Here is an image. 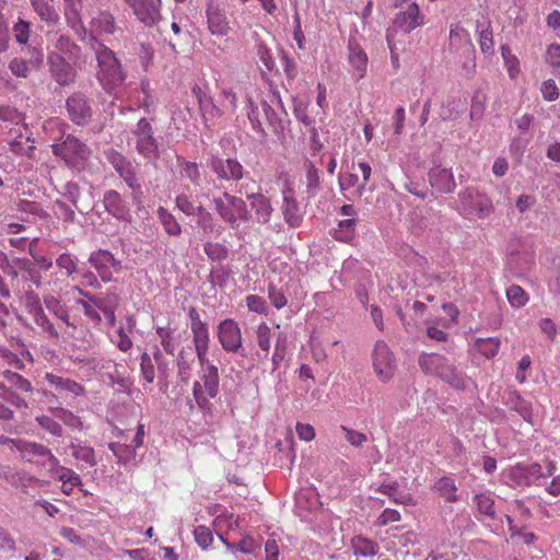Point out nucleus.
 Listing matches in <instances>:
<instances>
[{
    "instance_id": "1",
    "label": "nucleus",
    "mask_w": 560,
    "mask_h": 560,
    "mask_svg": "<svg viewBox=\"0 0 560 560\" xmlns=\"http://www.w3.org/2000/svg\"><path fill=\"white\" fill-rule=\"evenodd\" d=\"M86 47L97 61L96 79L108 94H116L124 85L126 74L115 52L94 36L88 38Z\"/></svg>"
},
{
    "instance_id": "2",
    "label": "nucleus",
    "mask_w": 560,
    "mask_h": 560,
    "mask_svg": "<svg viewBox=\"0 0 560 560\" xmlns=\"http://www.w3.org/2000/svg\"><path fill=\"white\" fill-rule=\"evenodd\" d=\"M556 465L548 462L545 468L537 464H516L504 468L501 474V481L511 488L529 487L541 478L553 475Z\"/></svg>"
},
{
    "instance_id": "3",
    "label": "nucleus",
    "mask_w": 560,
    "mask_h": 560,
    "mask_svg": "<svg viewBox=\"0 0 560 560\" xmlns=\"http://www.w3.org/2000/svg\"><path fill=\"white\" fill-rule=\"evenodd\" d=\"M104 155L106 161L117 173L118 177L131 190L132 202L135 205L142 203L144 194L142 188V180L138 174L137 166L129 158L113 148L107 149L104 152Z\"/></svg>"
},
{
    "instance_id": "4",
    "label": "nucleus",
    "mask_w": 560,
    "mask_h": 560,
    "mask_svg": "<svg viewBox=\"0 0 560 560\" xmlns=\"http://www.w3.org/2000/svg\"><path fill=\"white\" fill-rule=\"evenodd\" d=\"M52 153L60 158L69 167L81 170L91 156V149L73 135H62L51 145Z\"/></svg>"
},
{
    "instance_id": "5",
    "label": "nucleus",
    "mask_w": 560,
    "mask_h": 560,
    "mask_svg": "<svg viewBox=\"0 0 560 560\" xmlns=\"http://www.w3.org/2000/svg\"><path fill=\"white\" fill-rule=\"evenodd\" d=\"M136 152L149 163L156 162L160 156V143L154 136L151 121L143 117L130 129Z\"/></svg>"
},
{
    "instance_id": "6",
    "label": "nucleus",
    "mask_w": 560,
    "mask_h": 560,
    "mask_svg": "<svg viewBox=\"0 0 560 560\" xmlns=\"http://www.w3.org/2000/svg\"><path fill=\"white\" fill-rule=\"evenodd\" d=\"M457 210L465 217L488 218L493 213L492 200L477 187L470 186L458 192Z\"/></svg>"
},
{
    "instance_id": "7",
    "label": "nucleus",
    "mask_w": 560,
    "mask_h": 560,
    "mask_svg": "<svg viewBox=\"0 0 560 560\" xmlns=\"http://www.w3.org/2000/svg\"><path fill=\"white\" fill-rule=\"evenodd\" d=\"M424 16L421 14L419 5L416 2L408 3L404 10H399L390 25L386 30V43H392L394 38H401L410 34L417 27L423 25Z\"/></svg>"
},
{
    "instance_id": "8",
    "label": "nucleus",
    "mask_w": 560,
    "mask_h": 560,
    "mask_svg": "<svg viewBox=\"0 0 560 560\" xmlns=\"http://www.w3.org/2000/svg\"><path fill=\"white\" fill-rule=\"evenodd\" d=\"M219 386L218 366H208L206 371H200V381H196L192 385V395L200 409L210 410V399L217 397Z\"/></svg>"
},
{
    "instance_id": "9",
    "label": "nucleus",
    "mask_w": 560,
    "mask_h": 560,
    "mask_svg": "<svg viewBox=\"0 0 560 560\" xmlns=\"http://www.w3.org/2000/svg\"><path fill=\"white\" fill-rule=\"evenodd\" d=\"M206 164L221 183H237L243 179L247 173L236 158H223L219 153L209 152Z\"/></svg>"
},
{
    "instance_id": "10",
    "label": "nucleus",
    "mask_w": 560,
    "mask_h": 560,
    "mask_svg": "<svg viewBox=\"0 0 560 560\" xmlns=\"http://www.w3.org/2000/svg\"><path fill=\"white\" fill-rule=\"evenodd\" d=\"M23 56H15L9 60L8 69L19 79H27L33 70H40L45 62L42 46H27L22 49Z\"/></svg>"
},
{
    "instance_id": "11",
    "label": "nucleus",
    "mask_w": 560,
    "mask_h": 560,
    "mask_svg": "<svg viewBox=\"0 0 560 560\" xmlns=\"http://www.w3.org/2000/svg\"><path fill=\"white\" fill-rule=\"evenodd\" d=\"M65 108L69 119L79 127L88 126L94 116L93 100L81 91L67 97Z\"/></svg>"
},
{
    "instance_id": "12",
    "label": "nucleus",
    "mask_w": 560,
    "mask_h": 560,
    "mask_svg": "<svg viewBox=\"0 0 560 560\" xmlns=\"http://www.w3.org/2000/svg\"><path fill=\"white\" fill-rule=\"evenodd\" d=\"M20 456L23 460L47 470L48 474L59 463V459L52 454L50 448L44 444L26 440L21 450Z\"/></svg>"
},
{
    "instance_id": "13",
    "label": "nucleus",
    "mask_w": 560,
    "mask_h": 560,
    "mask_svg": "<svg viewBox=\"0 0 560 560\" xmlns=\"http://www.w3.org/2000/svg\"><path fill=\"white\" fill-rule=\"evenodd\" d=\"M48 72L50 78L61 88L74 83L77 70L63 55L57 51H50L47 56Z\"/></svg>"
},
{
    "instance_id": "14",
    "label": "nucleus",
    "mask_w": 560,
    "mask_h": 560,
    "mask_svg": "<svg viewBox=\"0 0 560 560\" xmlns=\"http://www.w3.org/2000/svg\"><path fill=\"white\" fill-rule=\"evenodd\" d=\"M89 262L97 271V276L90 272L91 280H112L114 273L120 272L122 269L121 261L116 259L114 255L106 249H98L91 253Z\"/></svg>"
},
{
    "instance_id": "15",
    "label": "nucleus",
    "mask_w": 560,
    "mask_h": 560,
    "mask_svg": "<svg viewBox=\"0 0 560 560\" xmlns=\"http://www.w3.org/2000/svg\"><path fill=\"white\" fill-rule=\"evenodd\" d=\"M141 24L153 27L162 19V0H124Z\"/></svg>"
},
{
    "instance_id": "16",
    "label": "nucleus",
    "mask_w": 560,
    "mask_h": 560,
    "mask_svg": "<svg viewBox=\"0 0 560 560\" xmlns=\"http://www.w3.org/2000/svg\"><path fill=\"white\" fill-rule=\"evenodd\" d=\"M373 369L383 382L389 381L396 370V360L385 341H376L373 350Z\"/></svg>"
},
{
    "instance_id": "17",
    "label": "nucleus",
    "mask_w": 560,
    "mask_h": 560,
    "mask_svg": "<svg viewBox=\"0 0 560 560\" xmlns=\"http://www.w3.org/2000/svg\"><path fill=\"white\" fill-rule=\"evenodd\" d=\"M81 304L83 306L84 314L92 320L100 323L102 320L100 312H102L109 325L113 326L115 324V295H112L108 299H103L100 296L92 298L89 301H82Z\"/></svg>"
},
{
    "instance_id": "18",
    "label": "nucleus",
    "mask_w": 560,
    "mask_h": 560,
    "mask_svg": "<svg viewBox=\"0 0 560 560\" xmlns=\"http://www.w3.org/2000/svg\"><path fill=\"white\" fill-rule=\"evenodd\" d=\"M474 503L476 504L480 520L490 528L491 532L498 533L503 528V521L499 518L494 510V499L491 492H480L475 494Z\"/></svg>"
},
{
    "instance_id": "19",
    "label": "nucleus",
    "mask_w": 560,
    "mask_h": 560,
    "mask_svg": "<svg viewBox=\"0 0 560 560\" xmlns=\"http://www.w3.org/2000/svg\"><path fill=\"white\" fill-rule=\"evenodd\" d=\"M62 196L67 198L81 214H89L94 210L93 187L88 194H82L77 183L68 182L63 185Z\"/></svg>"
},
{
    "instance_id": "20",
    "label": "nucleus",
    "mask_w": 560,
    "mask_h": 560,
    "mask_svg": "<svg viewBox=\"0 0 560 560\" xmlns=\"http://www.w3.org/2000/svg\"><path fill=\"white\" fill-rule=\"evenodd\" d=\"M103 206L105 211L118 221L130 222L131 211L128 202L122 195L115 190L108 189L103 195Z\"/></svg>"
},
{
    "instance_id": "21",
    "label": "nucleus",
    "mask_w": 560,
    "mask_h": 560,
    "mask_svg": "<svg viewBox=\"0 0 560 560\" xmlns=\"http://www.w3.org/2000/svg\"><path fill=\"white\" fill-rule=\"evenodd\" d=\"M428 180L432 188L431 196L436 194H451L456 188V182L451 168L441 167L439 165L430 168L428 173Z\"/></svg>"
},
{
    "instance_id": "22",
    "label": "nucleus",
    "mask_w": 560,
    "mask_h": 560,
    "mask_svg": "<svg viewBox=\"0 0 560 560\" xmlns=\"http://www.w3.org/2000/svg\"><path fill=\"white\" fill-rule=\"evenodd\" d=\"M218 338L222 348L228 352L237 353L242 348L241 329L233 319H224L219 324Z\"/></svg>"
},
{
    "instance_id": "23",
    "label": "nucleus",
    "mask_w": 560,
    "mask_h": 560,
    "mask_svg": "<svg viewBox=\"0 0 560 560\" xmlns=\"http://www.w3.org/2000/svg\"><path fill=\"white\" fill-rule=\"evenodd\" d=\"M208 30L214 36H225L230 32V24L224 10L215 2L210 1L206 10Z\"/></svg>"
},
{
    "instance_id": "24",
    "label": "nucleus",
    "mask_w": 560,
    "mask_h": 560,
    "mask_svg": "<svg viewBox=\"0 0 560 560\" xmlns=\"http://www.w3.org/2000/svg\"><path fill=\"white\" fill-rule=\"evenodd\" d=\"M348 62L351 68L352 78L359 81L364 78L368 68V56L355 38L348 43Z\"/></svg>"
},
{
    "instance_id": "25",
    "label": "nucleus",
    "mask_w": 560,
    "mask_h": 560,
    "mask_svg": "<svg viewBox=\"0 0 560 560\" xmlns=\"http://www.w3.org/2000/svg\"><path fill=\"white\" fill-rule=\"evenodd\" d=\"M10 136L12 137L9 140L11 152L16 155L32 156L35 151V145L26 126L18 129H11Z\"/></svg>"
},
{
    "instance_id": "26",
    "label": "nucleus",
    "mask_w": 560,
    "mask_h": 560,
    "mask_svg": "<svg viewBox=\"0 0 560 560\" xmlns=\"http://www.w3.org/2000/svg\"><path fill=\"white\" fill-rule=\"evenodd\" d=\"M116 31V19L107 10H98L91 19L90 33L86 39L91 36L97 38L102 35H113Z\"/></svg>"
},
{
    "instance_id": "27",
    "label": "nucleus",
    "mask_w": 560,
    "mask_h": 560,
    "mask_svg": "<svg viewBox=\"0 0 560 560\" xmlns=\"http://www.w3.org/2000/svg\"><path fill=\"white\" fill-rule=\"evenodd\" d=\"M245 196L249 201L250 209L255 212L256 220L259 224H267L273 213L272 205L264 194L245 191Z\"/></svg>"
},
{
    "instance_id": "28",
    "label": "nucleus",
    "mask_w": 560,
    "mask_h": 560,
    "mask_svg": "<svg viewBox=\"0 0 560 560\" xmlns=\"http://www.w3.org/2000/svg\"><path fill=\"white\" fill-rule=\"evenodd\" d=\"M49 476L62 483V492L71 494L73 489L82 485L80 476L72 469L61 466L60 462L49 472Z\"/></svg>"
},
{
    "instance_id": "29",
    "label": "nucleus",
    "mask_w": 560,
    "mask_h": 560,
    "mask_svg": "<svg viewBox=\"0 0 560 560\" xmlns=\"http://www.w3.org/2000/svg\"><path fill=\"white\" fill-rule=\"evenodd\" d=\"M188 316L190 319V329L192 332L195 349L209 347L210 336L207 324L201 320L199 313L194 307L189 310Z\"/></svg>"
},
{
    "instance_id": "30",
    "label": "nucleus",
    "mask_w": 560,
    "mask_h": 560,
    "mask_svg": "<svg viewBox=\"0 0 560 560\" xmlns=\"http://www.w3.org/2000/svg\"><path fill=\"white\" fill-rule=\"evenodd\" d=\"M281 212L284 222L292 229L300 228L303 222V213L300 209L298 200L292 196L283 192Z\"/></svg>"
},
{
    "instance_id": "31",
    "label": "nucleus",
    "mask_w": 560,
    "mask_h": 560,
    "mask_svg": "<svg viewBox=\"0 0 560 560\" xmlns=\"http://www.w3.org/2000/svg\"><path fill=\"white\" fill-rule=\"evenodd\" d=\"M45 380L61 394H69L73 397L85 395L84 387L69 377H63L54 373H46Z\"/></svg>"
},
{
    "instance_id": "32",
    "label": "nucleus",
    "mask_w": 560,
    "mask_h": 560,
    "mask_svg": "<svg viewBox=\"0 0 560 560\" xmlns=\"http://www.w3.org/2000/svg\"><path fill=\"white\" fill-rule=\"evenodd\" d=\"M439 377L453 388L459 390L468 389L472 385V381L450 361Z\"/></svg>"
},
{
    "instance_id": "33",
    "label": "nucleus",
    "mask_w": 560,
    "mask_h": 560,
    "mask_svg": "<svg viewBox=\"0 0 560 560\" xmlns=\"http://www.w3.org/2000/svg\"><path fill=\"white\" fill-rule=\"evenodd\" d=\"M63 13L68 26L72 30H82L86 34V30L82 24L81 12L83 9L82 0H62Z\"/></svg>"
},
{
    "instance_id": "34",
    "label": "nucleus",
    "mask_w": 560,
    "mask_h": 560,
    "mask_svg": "<svg viewBox=\"0 0 560 560\" xmlns=\"http://www.w3.org/2000/svg\"><path fill=\"white\" fill-rule=\"evenodd\" d=\"M448 360L438 353H421L419 357V365L425 374L440 376Z\"/></svg>"
},
{
    "instance_id": "35",
    "label": "nucleus",
    "mask_w": 560,
    "mask_h": 560,
    "mask_svg": "<svg viewBox=\"0 0 560 560\" xmlns=\"http://www.w3.org/2000/svg\"><path fill=\"white\" fill-rule=\"evenodd\" d=\"M30 3L42 22L48 25L58 23L59 13L54 7L52 0H30Z\"/></svg>"
},
{
    "instance_id": "36",
    "label": "nucleus",
    "mask_w": 560,
    "mask_h": 560,
    "mask_svg": "<svg viewBox=\"0 0 560 560\" xmlns=\"http://www.w3.org/2000/svg\"><path fill=\"white\" fill-rule=\"evenodd\" d=\"M176 162L182 178L188 179L196 187L201 186V171L196 162L188 161L183 156H177Z\"/></svg>"
},
{
    "instance_id": "37",
    "label": "nucleus",
    "mask_w": 560,
    "mask_h": 560,
    "mask_svg": "<svg viewBox=\"0 0 560 560\" xmlns=\"http://www.w3.org/2000/svg\"><path fill=\"white\" fill-rule=\"evenodd\" d=\"M500 346L501 341L499 338H477L471 346V350L486 359H492L498 354Z\"/></svg>"
},
{
    "instance_id": "38",
    "label": "nucleus",
    "mask_w": 560,
    "mask_h": 560,
    "mask_svg": "<svg viewBox=\"0 0 560 560\" xmlns=\"http://www.w3.org/2000/svg\"><path fill=\"white\" fill-rule=\"evenodd\" d=\"M305 167V192L307 198H314L320 190V176L318 170L311 161L304 163Z\"/></svg>"
},
{
    "instance_id": "39",
    "label": "nucleus",
    "mask_w": 560,
    "mask_h": 560,
    "mask_svg": "<svg viewBox=\"0 0 560 560\" xmlns=\"http://www.w3.org/2000/svg\"><path fill=\"white\" fill-rule=\"evenodd\" d=\"M4 479L11 486L21 488L22 490H26L27 488H32L40 483L39 479L23 470L7 471L4 474Z\"/></svg>"
},
{
    "instance_id": "40",
    "label": "nucleus",
    "mask_w": 560,
    "mask_h": 560,
    "mask_svg": "<svg viewBox=\"0 0 560 560\" xmlns=\"http://www.w3.org/2000/svg\"><path fill=\"white\" fill-rule=\"evenodd\" d=\"M377 490L397 504L410 505L413 502L410 493L398 491V483L396 481L384 482Z\"/></svg>"
},
{
    "instance_id": "41",
    "label": "nucleus",
    "mask_w": 560,
    "mask_h": 560,
    "mask_svg": "<svg viewBox=\"0 0 560 560\" xmlns=\"http://www.w3.org/2000/svg\"><path fill=\"white\" fill-rule=\"evenodd\" d=\"M351 548L355 557H373L378 550L376 542L361 535L351 539Z\"/></svg>"
},
{
    "instance_id": "42",
    "label": "nucleus",
    "mask_w": 560,
    "mask_h": 560,
    "mask_svg": "<svg viewBox=\"0 0 560 560\" xmlns=\"http://www.w3.org/2000/svg\"><path fill=\"white\" fill-rule=\"evenodd\" d=\"M32 32V23L21 16L18 18L12 26V33L15 43L24 48L32 46L28 44Z\"/></svg>"
},
{
    "instance_id": "43",
    "label": "nucleus",
    "mask_w": 560,
    "mask_h": 560,
    "mask_svg": "<svg viewBox=\"0 0 560 560\" xmlns=\"http://www.w3.org/2000/svg\"><path fill=\"white\" fill-rule=\"evenodd\" d=\"M427 336L435 341H445L447 339L446 329L448 326L441 317L427 318L424 322Z\"/></svg>"
},
{
    "instance_id": "44",
    "label": "nucleus",
    "mask_w": 560,
    "mask_h": 560,
    "mask_svg": "<svg viewBox=\"0 0 560 560\" xmlns=\"http://www.w3.org/2000/svg\"><path fill=\"white\" fill-rule=\"evenodd\" d=\"M156 217L164 231L171 236H178L182 233V226L177 222L176 218L164 207L156 209Z\"/></svg>"
},
{
    "instance_id": "45",
    "label": "nucleus",
    "mask_w": 560,
    "mask_h": 560,
    "mask_svg": "<svg viewBox=\"0 0 560 560\" xmlns=\"http://www.w3.org/2000/svg\"><path fill=\"white\" fill-rule=\"evenodd\" d=\"M357 221L354 218H349L339 221L338 228L335 229L332 236L340 242L349 243L355 236Z\"/></svg>"
},
{
    "instance_id": "46",
    "label": "nucleus",
    "mask_w": 560,
    "mask_h": 560,
    "mask_svg": "<svg viewBox=\"0 0 560 560\" xmlns=\"http://www.w3.org/2000/svg\"><path fill=\"white\" fill-rule=\"evenodd\" d=\"M220 539L232 552L238 550L245 555H255L260 549V545L250 536L242 538L237 544H231L223 536H220Z\"/></svg>"
},
{
    "instance_id": "47",
    "label": "nucleus",
    "mask_w": 560,
    "mask_h": 560,
    "mask_svg": "<svg viewBox=\"0 0 560 560\" xmlns=\"http://www.w3.org/2000/svg\"><path fill=\"white\" fill-rule=\"evenodd\" d=\"M49 411L56 419L62 421L67 427L79 431L83 429V423L80 417L74 415L72 411L62 407L49 408Z\"/></svg>"
},
{
    "instance_id": "48",
    "label": "nucleus",
    "mask_w": 560,
    "mask_h": 560,
    "mask_svg": "<svg viewBox=\"0 0 560 560\" xmlns=\"http://www.w3.org/2000/svg\"><path fill=\"white\" fill-rule=\"evenodd\" d=\"M223 198L225 199L226 202L230 203L231 209L237 217V221L241 220L243 222H248L252 219L246 202L242 198L234 196L228 191L223 192Z\"/></svg>"
},
{
    "instance_id": "49",
    "label": "nucleus",
    "mask_w": 560,
    "mask_h": 560,
    "mask_svg": "<svg viewBox=\"0 0 560 560\" xmlns=\"http://www.w3.org/2000/svg\"><path fill=\"white\" fill-rule=\"evenodd\" d=\"M504 517L509 524L512 538L518 537L522 542L527 546L535 544L537 536L534 533L525 530L524 525L518 526L516 523H514V518L511 516V514H505Z\"/></svg>"
},
{
    "instance_id": "50",
    "label": "nucleus",
    "mask_w": 560,
    "mask_h": 560,
    "mask_svg": "<svg viewBox=\"0 0 560 560\" xmlns=\"http://www.w3.org/2000/svg\"><path fill=\"white\" fill-rule=\"evenodd\" d=\"M434 490L439 492L447 502H456L458 497L456 494L457 487L451 477H442L434 483Z\"/></svg>"
},
{
    "instance_id": "51",
    "label": "nucleus",
    "mask_w": 560,
    "mask_h": 560,
    "mask_svg": "<svg viewBox=\"0 0 560 560\" xmlns=\"http://www.w3.org/2000/svg\"><path fill=\"white\" fill-rule=\"evenodd\" d=\"M28 313L33 316L35 323L44 330L49 331L51 324L49 323L46 314L44 313L38 299L28 298L27 302Z\"/></svg>"
},
{
    "instance_id": "52",
    "label": "nucleus",
    "mask_w": 560,
    "mask_h": 560,
    "mask_svg": "<svg viewBox=\"0 0 560 560\" xmlns=\"http://www.w3.org/2000/svg\"><path fill=\"white\" fill-rule=\"evenodd\" d=\"M0 357L12 368L16 370H23L25 362H32V357L27 351H21L20 354L13 353L12 351L0 348Z\"/></svg>"
},
{
    "instance_id": "53",
    "label": "nucleus",
    "mask_w": 560,
    "mask_h": 560,
    "mask_svg": "<svg viewBox=\"0 0 560 560\" xmlns=\"http://www.w3.org/2000/svg\"><path fill=\"white\" fill-rule=\"evenodd\" d=\"M288 348V335L283 331H279L276 335L275 351L271 357L272 371H276L280 363L283 361Z\"/></svg>"
},
{
    "instance_id": "54",
    "label": "nucleus",
    "mask_w": 560,
    "mask_h": 560,
    "mask_svg": "<svg viewBox=\"0 0 560 560\" xmlns=\"http://www.w3.org/2000/svg\"><path fill=\"white\" fill-rule=\"evenodd\" d=\"M70 448L72 450V456L77 460L85 464L89 467H94L96 465L95 453L92 447L83 444L72 443Z\"/></svg>"
},
{
    "instance_id": "55",
    "label": "nucleus",
    "mask_w": 560,
    "mask_h": 560,
    "mask_svg": "<svg viewBox=\"0 0 560 560\" xmlns=\"http://www.w3.org/2000/svg\"><path fill=\"white\" fill-rule=\"evenodd\" d=\"M213 203L215 207V211L225 223H228L232 228L237 225V217L231 209L230 203L225 201L223 196L221 198H215L213 200Z\"/></svg>"
},
{
    "instance_id": "56",
    "label": "nucleus",
    "mask_w": 560,
    "mask_h": 560,
    "mask_svg": "<svg viewBox=\"0 0 560 560\" xmlns=\"http://www.w3.org/2000/svg\"><path fill=\"white\" fill-rule=\"evenodd\" d=\"M37 424L51 434L52 436L60 438L63 434V429L61 424L56 420V418L47 416V415H40L36 417Z\"/></svg>"
},
{
    "instance_id": "57",
    "label": "nucleus",
    "mask_w": 560,
    "mask_h": 560,
    "mask_svg": "<svg viewBox=\"0 0 560 560\" xmlns=\"http://www.w3.org/2000/svg\"><path fill=\"white\" fill-rule=\"evenodd\" d=\"M477 30L479 31V45L481 51L486 55H491L493 52V37L490 24L488 23L486 27H483V24L478 22Z\"/></svg>"
},
{
    "instance_id": "58",
    "label": "nucleus",
    "mask_w": 560,
    "mask_h": 560,
    "mask_svg": "<svg viewBox=\"0 0 560 560\" xmlns=\"http://www.w3.org/2000/svg\"><path fill=\"white\" fill-rule=\"evenodd\" d=\"M506 298L509 303L513 307H522L529 300L527 292L517 284H512L510 288L506 289Z\"/></svg>"
},
{
    "instance_id": "59",
    "label": "nucleus",
    "mask_w": 560,
    "mask_h": 560,
    "mask_svg": "<svg viewBox=\"0 0 560 560\" xmlns=\"http://www.w3.org/2000/svg\"><path fill=\"white\" fill-rule=\"evenodd\" d=\"M2 376L8 384L16 389L25 393L32 392L33 389L31 382L15 372L5 370L2 372Z\"/></svg>"
},
{
    "instance_id": "60",
    "label": "nucleus",
    "mask_w": 560,
    "mask_h": 560,
    "mask_svg": "<svg viewBox=\"0 0 560 560\" xmlns=\"http://www.w3.org/2000/svg\"><path fill=\"white\" fill-rule=\"evenodd\" d=\"M57 267L60 270H65L62 273L66 277H69L73 273H79L82 277L86 278L88 276L80 272V269L74 260V258L70 254H61L56 260Z\"/></svg>"
},
{
    "instance_id": "61",
    "label": "nucleus",
    "mask_w": 560,
    "mask_h": 560,
    "mask_svg": "<svg viewBox=\"0 0 560 560\" xmlns=\"http://www.w3.org/2000/svg\"><path fill=\"white\" fill-rule=\"evenodd\" d=\"M509 512L512 513L514 522L517 520L522 525L532 517L530 510L521 500H513L509 505Z\"/></svg>"
},
{
    "instance_id": "62",
    "label": "nucleus",
    "mask_w": 560,
    "mask_h": 560,
    "mask_svg": "<svg viewBox=\"0 0 560 560\" xmlns=\"http://www.w3.org/2000/svg\"><path fill=\"white\" fill-rule=\"evenodd\" d=\"M108 447L119 462L127 463L133 459L136 456V450L131 445L109 443Z\"/></svg>"
},
{
    "instance_id": "63",
    "label": "nucleus",
    "mask_w": 560,
    "mask_h": 560,
    "mask_svg": "<svg viewBox=\"0 0 560 560\" xmlns=\"http://www.w3.org/2000/svg\"><path fill=\"white\" fill-rule=\"evenodd\" d=\"M205 254L213 261H222L228 257V248L220 243L207 242L203 245Z\"/></svg>"
},
{
    "instance_id": "64",
    "label": "nucleus",
    "mask_w": 560,
    "mask_h": 560,
    "mask_svg": "<svg viewBox=\"0 0 560 560\" xmlns=\"http://www.w3.org/2000/svg\"><path fill=\"white\" fill-rule=\"evenodd\" d=\"M272 339L273 334L271 328L266 324H260L257 328V343L259 348L266 352V355L269 353Z\"/></svg>"
}]
</instances>
